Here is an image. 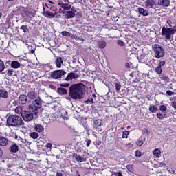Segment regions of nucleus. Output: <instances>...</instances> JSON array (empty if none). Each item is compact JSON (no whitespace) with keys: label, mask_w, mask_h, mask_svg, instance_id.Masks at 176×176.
<instances>
[{"label":"nucleus","mask_w":176,"mask_h":176,"mask_svg":"<svg viewBox=\"0 0 176 176\" xmlns=\"http://www.w3.org/2000/svg\"><path fill=\"white\" fill-rule=\"evenodd\" d=\"M41 108H42L41 100H34V102L28 105V111H23V113H21V116H22L21 118H22L24 122H31V120L34 119V115H37Z\"/></svg>","instance_id":"f257e3e1"},{"label":"nucleus","mask_w":176,"mask_h":176,"mask_svg":"<svg viewBox=\"0 0 176 176\" xmlns=\"http://www.w3.org/2000/svg\"><path fill=\"white\" fill-rule=\"evenodd\" d=\"M84 84H72L69 87V96L73 100H81L84 94Z\"/></svg>","instance_id":"f03ea898"},{"label":"nucleus","mask_w":176,"mask_h":176,"mask_svg":"<svg viewBox=\"0 0 176 176\" xmlns=\"http://www.w3.org/2000/svg\"><path fill=\"white\" fill-rule=\"evenodd\" d=\"M23 119L17 115H12L8 116L7 118L6 126L8 127L19 128L23 126Z\"/></svg>","instance_id":"7ed1b4c3"},{"label":"nucleus","mask_w":176,"mask_h":176,"mask_svg":"<svg viewBox=\"0 0 176 176\" xmlns=\"http://www.w3.org/2000/svg\"><path fill=\"white\" fill-rule=\"evenodd\" d=\"M154 53L155 57L156 58H160V57H164V49L159 44H155L152 46Z\"/></svg>","instance_id":"20e7f679"},{"label":"nucleus","mask_w":176,"mask_h":176,"mask_svg":"<svg viewBox=\"0 0 176 176\" xmlns=\"http://www.w3.org/2000/svg\"><path fill=\"white\" fill-rule=\"evenodd\" d=\"M173 28H167V27H162L161 35L167 41H170L171 39V36L173 35Z\"/></svg>","instance_id":"39448f33"},{"label":"nucleus","mask_w":176,"mask_h":176,"mask_svg":"<svg viewBox=\"0 0 176 176\" xmlns=\"http://www.w3.org/2000/svg\"><path fill=\"white\" fill-rule=\"evenodd\" d=\"M38 95L36 94V91H35V89H32L27 93V97L28 100H32V102L38 100L41 101V104H42V100L41 98H37Z\"/></svg>","instance_id":"423d86ee"},{"label":"nucleus","mask_w":176,"mask_h":176,"mask_svg":"<svg viewBox=\"0 0 176 176\" xmlns=\"http://www.w3.org/2000/svg\"><path fill=\"white\" fill-rule=\"evenodd\" d=\"M65 74L66 72L64 70L55 71L52 73V78H53V79H60L62 76H65Z\"/></svg>","instance_id":"0eeeda50"},{"label":"nucleus","mask_w":176,"mask_h":176,"mask_svg":"<svg viewBox=\"0 0 176 176\" xmlns=\"http://www.w3.org/2000/svg\"><path fill=\"white\" fill-rule=\"evenodd\" d=\"M144 6L146 9H153L156 6V3H155L154 0H146L144 2Z\"/></svg>","instance_id":"6e6552de"},{"label":"nucleus","mask_w":176,"mask_h":176,"mask_svg":"<svg viewBox=\"0 0 176 176\" xmlns=\"http://www.w3.org/2000/svg\"><path fill=\"white\" fill-rule=\"evenodd\" d=\"M58 6H60L63 10H71V8H72L71 4L64 3L61 1H58Z\"/></svg>","instance_id":"1a4fd4ad"},{"label":"nucleus","mask_w":176,"mask_h":176,"mask_svg":"<svg viewBox=\"0 0 176 176\" xmlns=\"http://www.w3.org/2000/svg\"><path fill=\"white\" fill-rule=\"evenodd\" d=\"M76 13V10H75V8H72L71 10L67 11L65 14L66 19H72L75 17V14Z\"/></svg>","instance_id":"9d476101"},{"label":"nucleus","mask_w":176,"mask_h":176,"mask_svg":"<svg viewBox=\"0 0 176 176\" xmlns=\"http://www.w3.org/2000/svg\"><path fill=\"white\" fill-rule=\"evenodd\" d=\"M79 75L77 74H74L73 72L69 73L67 76H66V78H65V80L69 81L74 79L78 78Z\"/></svg>","instance_id":"9b49d317"},{"label":"nucleus","mask_w":176,"mask_h":176,"mask_svg":"<svg viewBox=\"0 0 176 176\" xmlns=\"http://www.w3.org/2000/svg\"><path fill=\"white\" fill-rule=\"evenodd\" d=\"M57 12H52L50 11H43V14L45 16V17H47V19H52L53 17H56L57 16Z\"/></svg>","instance_id":"f8f14e48"},{"label":"nucleus","mask_w":176,"mask_h":176,"mask_svg":"<svg viewBox=\"0 0 176 176\" xmlns=\"http://www.w3.org/2000/svg\"><path fill=\"white\" fill-rule=\"evenodd\" d=\"M28 98L25 96V95L22 94L19 96V98H18V102H19V104L24 105L25 103H27V100Z\"/></svg>","instance_id":"ddd939ff"},{"label":"nucleus","mask_w":176,"mask_h":176,"mask_svg":"<svg viewBox=\"0 0 176 176\" xmlns=\"http://www.w3.org/2000/svg\"><path fill=\"white\" fill-rule=\"evenodd\" d=\"M157 5L159 6L167 8L168 6H170V0H158Z\"/></svg>","instance_id":"4468645a"},{"label":"nucleus","mask_w":176,"mask_h":176,"mask_svg":"<svg viewBox=\"0 0 176 176\" xmlns=\"http://www.w3.org/2000/svg\"><path fill=\"white\" fill-rule=\"evenodd\" d=\"M8 145V139L5 137L0 136V146L6 147Z\"/></svg>","instance_id":"2eb2a0df"},{"label":"nucleus","mask_w":176,"mask_h":176,"mask_svg":"<svg viewBox=\"0 0 176 176\" xmlns=\"http://www.w3.org/2000/svg\"><path fill=\"white\" fill-rule=\"evenodd\" d=\"M10 65H11V67H20V63L16 60H13L12 62L10 60L6 61V67H9Z\"/></svg>","instance_id":"dca6fc26"},{"label":"nucleus","mask_w":176,"mask_h":176,"mask_svg":"<svg viewBox=\"0 0 176 176\" xmlns=\"http://www.w3.org/2000/svg\"><path fill=\"white\" fill-rule=\"evenodd\" d=\"M94 125L96 127H98V129L99 130V132H102L103 131L102 129L100 128L103 125V123L102 122V120H96L94 121Z\"/></svg>","instance_id":"f3484780"},{"label":"nucleus","mask_w":176,"mask_h":176,"mask_svg":"<svg viewBox=\"0 0 176 176\" xmlns=\"http://www.w3.org/2000/svg\"><path fill=\"white\" fill-rule=\"evenodd\" d=\"M10 152L12 153H16L19 151V146L17 144H12L9 148Z\"/></svg>","instance_id":"a211bd4d"},{"label":"nucleus","mask_w":176,"mask_h":176,"mask_svg":"<svg viewBox=\"0 0 176 176\" xmlns=\"http://www.w3.org/2000/svg\"><path fill=\"white\" fill-rule=\"evenodd\" d=\"M0 98H8V92L6 89H0Z\"/></svg>","instance_id":"6ab92c4d"},{"label":"nucleus","mask_w":176,"mask_h":176,"mask_svg":"<svg viewBox=\"0 0 176 176\" xmlns=\"http://www.w3.org/2000/svg\"><path fill=\"white\" fill-rule=\"evenodd\" d=\"M113 86H115V90H116V91H120L122 85L120 84V82H119L118 79L115 80V82H113Z\"/></svg>","instance_id":"aec40b11"},{"label":"nucleus","mask_w":176,"mask_h":176,"mask_svg":"<svg viewBox=\"0 0 176 176\" xmlns=\"http://www.w3.org/2000/svg\"><path fill=\"white\" fill-rule=\"evenodd\" d=\"M138 12L142 14V16H148V11H146V10H145L143 8L139 7L138 8Z\"/></svg>","instance_id":"412c9836"},{"label":"nucleus","mask_w":176,"mask_h":176,"mask_svg":"<svg viewBox=\"0 0 176 176\" xmlns=\"http://www.w3.org/2000/svg\"><path fill=\"white\" fill-rule=\"evenodd\" d=\"M98 46L99 49H105L107 47V42L104 41H98Z\"/></svg>","instance_id":"4be33fe9"},{"label":"nucleus","mask_w":176,"mask_h":176,"mask_svg":"<svg viewBox=\"0 0 176 176\" xmlns=\"http://www.w3.org/2000/svg\"><path fill=\"white\" fill-rule=\"evenodd\" d=\"M160 78H161V80L164 81V83L165 85L168 84L170 80L169 77H168V76H166L165 74L161 75V77H160Z\"/></svg>","instance_id":"5701e85b"},{"label":"nucleus","mask_w":176,"mask_h":176,"mask_svg":"<svg viewBox=\"0 0 176 176\" xmlns=\"http://www.w3.org/2000/svg\"><path fill=\"white\" fill-rule=\"evenodd\" d=\"M43 130H44L43 126L41 124H36V126H35V131L38 133H42Z\"/></svg>","instance_id":"b1692460"},{"label":"nucleus","mask_w":176,"mask_h":176,"mask_svg":"<svg viewBox=\"0 0 176 176\" xmlns=\"http://www.w3.org/2000/svg\"><path fill=\"white\" fill-rule=\"evenodd\" d=\"M153 155H154V157L158 158L160 157V155H161V151H160V149L155 148L154 149V151H153Z\"/></svg>","instance_id":"393cba45"},{"label":"nucleus","mask_w":176,"mask_h":176,"mask_svg":"<svg viewBox=\"0 0 176 176\" xmlns=\"http://www.w3.org/2000/svg\"><path fill=\"white\" fill-rule=\"evenodd\" d=\"M23 112H28V111H23V108H21V107H16L15 109V113L18 115L23 113Z\"/></svg>","instance_id":"a878e982"},{"label":"nucleus","mask_w":176,"mask_h":176,"mask_svg":"<svg viewBox=\"0 0 176 176\" xmlns=\"http://www.w3.org/2000/svg\"><path fill=\"white\" fill-rule=\"evenodd\" d=\"M57 93L60 95H65L67 94V91L65 88H57Z\"/></svg>","instance_id":"bb28decb"},{"label":"nucleus","mask_w":176,"mask_h":176,"mask_svg":"<svg viewBox=\"0 0 176 176\" xmlns=\"http://www.w3.org/2000/svg\"><path fill=\"white\" fill-rule=\"evenodd\" d=\"M157 107L154 105L150 104L148 106V111L151 112V113H154L157 111Z\"/></svg>","instance_id":"cd10ccee"},{"label":"nucleus","mask_w":176,"mask_h":176,"mask_svg":"<svg viewBox=\"0 0 176 176\" xmlns=\"http://www.w3.org/2000/svg\"><path fill=\"white\" fill-rule=\"evenodd\" d=\"M74 159H76V161L78 162H85V159L82 158V157H80V155L76 154L74 155Z\"/></svg>","instance_id":"c85d7f7f"},{"label":"nucleus","mask_w":176,"mask_h":176,"mask_svg":"<svg viewBox=\"0 0 176 176\" xmlns=\"http://www.w3.org/2000/svg\"><path fill=\"white\" fill-rule=\"evenodd\" d=\"M72 39H75L76 41H80V42H85V38L82 37H79L76 34H73Z\"/></svg>","instance_id":"c756f323"},{"label":"nucleus","mask_w":176,"mask_h":176,"mask_svg":"<svg viewBox=\"0 0 176 176\" xmlns=\"http://www.w3.org/2000/svg\"><path fill=\"white\" fill-rule=\"evenodd\" d=\"M30 137L34 140L35 139H38V138L39 137V135L38 134V133L36 132H32L30 134Z\"/></svg>","instance_id":"7c9ffc66"},{"label":"nucleus","mask_w":176,"mask_h":176,"mask_svg":"<svg viewBox=\"0 0 176 176\" xmlns=\"http://www.w3.org/2000/svg\"><path fill=\"white\" fill-rule=\"evenodd\" d=\"M157 118L160 119V120H162V119L165 118L166 117V113L162 114L161 113H158L156 115Z\"/></svg>","instance_id":"2f4dec72"},{"label":"nucleus","mask_w":176,"mask_h":176,"mask_svg":"<svg viewBox=\"0 0 176 176\" xmlns=\"http://www.w3.org/2000/svg\"><path fill=\"white\" fill-rule=\"evenodd\" d=\"M61 34L63 36H69V38H72V36L74 35V34H71V33H69L67 31H63V32H61Z\"/></svg>","instance_id":"473e14b6"},{"label":"nucleus","mask_w":176,"mask_h":176,"mask_svg":"<svg viewBox=\"0 0 176 176\" xmlns=\"http://www.w3.org/2000/svg\"><path fill=\"white\" fill-rule=\"evenodd\" d=\"M56 67H61L63 64V59L61 58H58L56 60Z\"/></svg>","instance_id":"72a5a7b5"},{"label":"nucleus","mask_w":176,"mask_h":176,"mask_svg":"<svg viewBox=\"0 0 176 176\" xmlns=\"http://www.w3.org/2000/svg\"><path fill=\"white\" fill-rule=\"evenodd\" d=\"M129 134H130V132H129L127 131H123L122 135V138L127 139V136H129Z\"/></svg>","instance_id":"f704fd0d"},{"label":"nucleus","mask_w":176,"mask_h":176,"mask_svg":"<svg viewBox=\"0 0 176 176\" xmlns=\"http://www.w3.org/2000/svg\"><path fill=\"white\" fill-rule=\"evenodd\" d=\"M95 102L94 101V99L92 98H89L87 100H85V104H94Z\"/></svg>","instance_id":"c9c22d12"},{"label":"nucleus","mask_w":176,"mask_h":176,"mask_svg":"<svg viewBox=\"0 0 176 176\" xmlns=\"http://www.w3.org/2000/svg\"><path fill=\"white\" fill-rule=\"evenodd\" d=\"M135 157H141L142 156V153H141V151L137 150L135 151V153H134Z\"/></svg>","instance_id":"e433bc0d"},{"label":"nucleus","mask_w":176,"mask_h":176,"mask_svg":"<svg viewBox=\"0 0 176 176\" xmlns=\"http://www.w3.org/2000/svg\"><path fill=\"white\" fill-rule=\"evenodd\" d=\"M142 133L146 135V136H149V134H151V131H149V129L146 128L142 129Z\"/></svg>","instance_id":"4c0bfd02"},{"label":"nucleus","mask_w":176,"mask_h":176,"mask_svg":"<svg viewBox=\"0 0 176 176\" xmlns=\"http://www.w3.org/2000/svg\"><path fill=\"white\" fill-rule=\"evenodd\" d=\"M166 107L165 105H160V108H159V110L162 111V112H164V111H166Z\"/></svg>","instance_id":"58836bf2"},{"label":"nucleus","mask_w":176,"mask_h":176,"mask_svg":"<svg viewBox=\"0 0 176 176\" xmlns=\"http://www.w3.org/2000/svg\"><path fill=\"white\" fill-rule=\"evenodd\" d=\"M20 29L23 30V32H28V28L27 25H22Z\"/></svg>","instance_id":"ea45409f"},{"label":"nucleus","mask_w":176,"mask_h":176,"mask_svg":"<svg viewBox=\"0 0 176 176\" xmlns=\"http://www.w3.org/2000/svg\"><path fill=\"white\" fill-rule=\"evenodd\" d=\"M158 168H166V165L165 164V163H164V162H160L159 164H158V166H157Z\"/></svg>","instance_id":"a19ab883"},{"label":"nucleus","mask_w":176,"mask_h":176,"mask_svg":"<svg viewBox=\"0 0 176 176\" xmlns=\"http://www.w3.org/2000/svg\"><path fill=\"white\" fill-rule=\"evenodd\" d=\"M155 73L158 74H161L162 73V69H161V67H155Z\"/></svg>","instance_id":"79ce46f5"},{"label":"nucleus","mask_w":176,"mask_h":176,"mask_svg":"<svg viewBox=\"0 0 176 176\" xmlns=\"http://www.w3.org/2000/svg\"><path fill=\"white\" fill-rule=\"evenodd\" d=\"M117 43L119 46H121L122 47L124 46V42H123V41L122 40H118Z\"/></svg>","instance_id":"37998d69"},{"label":"nucleus","mask_w":176,"mask_h":176,"mask_svg":"<svg viewBox=\"0 0 176 176\" xmlns=\"http://www.w3.org/2000/svg\"><path fill=\"white\" fill-rule=\"evenodd\" d=\"M126 168H127V170H129V171L130 172H133V165H127L126 166Z\"/></svg>","instance_id":"c03bdc74"},{"label":"nucleus","mask_w":176,"mask_h":176,"mask_svg":"<svg viewBox=\"0 0 176 176\" xmlns=\"http://www.w3.org/2000/svg\"><path fill=\"white\" fill-rule=\"evenodd\" d=\"M85 142L87 143V148L89 147V145H91V143L92 142L90 139L85 140Z\"/></svg>","instance_id":"a18cd8bd"},{"label":"nucleus","mask_w":176,"mask_h":176,"mask_svg":"<svg viewBox=\"0 0 176 176\" xmlns=\"http://www.w3.org/2000/svg\"><path fill=\"white\" fill-rule=\"evenodd\" d=\"M60 87H69V83L66 82V83H60Z\"/></svg>","instance_id":"49530a36"},{"label":"nucleus","mask_w":176,"mask_h":176,"mask_svg":"<svg viewBox=\"0 0 176 176\" xmlns=\"http://www.w3.org/2000/svg\"><path fill=\"white\" fill-rule=\"evenodd\" d=\"M144 145V142L142 140H138L137 141V146H142Z\"/></svg>","instance_id":"de8ad7c7"},{"label":"nucleus","mask_w":176,"mask_h":176,"mask_svg":"<svg viewBox=\"0 0 176 176\" xmlns=\"http://www.w3.org/2000/svg\"><path fill=\"white\" fill-rule=\"evenodd\" d=\"M166 65V61L164 60H160L159 63V67H163Z\"/></svg>","instance_id":"09e8293b"},{"label":"nucleus","mask_w":176,"mask_h":176,"mask_svg":"<svg viewBox=\"0 0 176 176\" xmlns=\"http://www.w3.org/2000/svg\"><path fill=\"white\" fill-rule=\"evenodd\" d=\"M13 73H14V71L12 69H8L7 72V75L11 76H12Z\"/></svg>","instance_id":"8fccbe9b"},{"label":"nucleus","mask_w":176,"mask_h":176,"mask_svg":"<svg viewBox=\"0 0 176 176\" xmlns=\"http://www.w3.org/2000/svg\"><path fill=\"white\" fill-rule=\"evenodd\" d=\"M50 10L52 12H54V13H57V8L55 6H52V7H50Z\"/></svg>","instance_id":"3c124183"},{"label":"nucleus","mask_w":176,"mask_h":176,"mask_svg":"<svg viewBox=\"0 0 176 176\" xmlns=\"http://www.w3.org/2000/svg\"><path fill=\"white\" fill-rule=\"evenodd\" d=\"M173 94L174 93L172 92L171 91H169V90L166 91V95H168V96H173Z\"/></svg>","instance_id":"603ef678"},{"label":"nucleus","mask_w":176,"mask_h":176,"mask_svg":"<svg viewBox=\"0 0 176 176\" xmlns=\"http://www.w3.org/2000/svg\"><path fill=\"white\" fill-rule=\"evenodd\" d=\"M172 108L176 109V101L172 102Z\"/></svg>","instance_id":"864d4df0"},{"label":"nucleus","mask_w":176,"mask_h":176,"mask_svg":"<svg viewBox=\"0 0 176 176\" xmlns=\"http://www.w3.org/2000/svg\"><path fill=\"white\" fill-rule=\"evenodd\" d=\"M0 67H5V63H3V60L0 59Z\"/></svg>","instance_id":"5fc2aeb1"},{"label":"nucleus","mask_w":176,"mask_h":176,"mask_svg":"<svg viewBox=\"0 0 176 176\" xmlns=\"http://www.w3.org/2000/svg\"><path fill=\"white\" fill-rule=\"evenodd\" d=\"M58 13L62 14H65V12L64 10H63V9L60 8Z\"/></svg>","instance_id":"6e6d98bb"},{"label":"nucleus","mask_w":176,"mask_h":176,"mask_svg":"<svg viewBox=\"0 0 176 176\" xmlns=\"http://www.w3.org/2000/svg\"><path fill=\"white\" fill-rule=\"evenodd\" d=\"M15 140H18V141H22L23 139L20 137H18V135H15Z\"/></svg>","instance_id":"4d7b16f0"},{"label":"nucleus","mask_w":176,"mask_h":176,"mask_svg":"<svg viewBox=\"0 0 176 176\" xmlns=\"http://www.w3.org/2000/svg\"><path fill=\"white\" fill-rule=\"evenodd\" d=\"M52 145L50 143L46 144V148H47L48 149L52 148Z\"/></svg>","instance_id":"13d9d810"},{"label":"nucleus","mask_w":176,"mask_h":176,"mask_svg":"<svg viewBox=\"0 0 176 176\" xmlns=\"http://www.w3.org/2000/svg\"><path fill=\"white\" fill-rule=\"evenodd\" d=\"M56 176H64L63 175V173L60 172H57V173H56Z\"/></svg>","instance_id":"bf43d9fd"},{"label":"nucleus","mask_w":176,"mask_h":176,"mask_svg":"<svg viewBox=\"0 0 176 176\" xmlns=\"http://www.w3.org/2000/svg\"><path fill=\"white\" fill-rule=\"evenodd\" d=\"M126 146L132 148L133 147V144L131 143H127V144H126Z\"/></svg>","instance_id":"052dcab7"},{"label":"nucleus","mask_w":176,"mask_h":176,"mask_svg":"<svg viewBox=\"0 0 176 176\" xmlns=\"http://www.w3.org/2000/svg\"><path fill=\"white\" fill-rule=\"evenodd\" d=\"M45 6H47V8H48V9L50 10V8H53V6L52 4H49V5L45 4Z\"/></svg>","instance_id":"680f3d73"},{"label":"nucleus","mask_w":176,"mask_h":176,"mask_svg":"<svg viewBox=\"0 0 176 176\" xmlns=\"http://www.w3.org/2000/svg\"><path fill=\"white\" fill-rule=\"evenodd\" d=\"M116 175H118V176H123V175H122V172H120V171L116 173Z\"/></svg>","instance_id":"e2e57ef3"},{"label":"nucleus","mask_w":176,"mask_h":176,"mask_svg":"<svg viewBox=\"0 0 176 176\" xmlns=\"http://www.w3.org/2000/svg\"><path fill=\"white\" fill-rule=\"evenodd\" d=\"M12 104L15 107L18 106V102L16 101H14V102H12Z\"/></svg>","instance_id":"0e129e2a"},{"label":"nucleus","mask_w":176,"mask_h":176,"mask_svg":"<svg viewBox=\"0 0 176 176\" xmlns=\"http://www.w3.org/2000/svg\"><path fill=\"white\" fill-rule=\"evenodd\" d=\"M3 156V150L0 148V157Z\"/></svg>","instance_id":"69168bd1"},{"label":"nucleus","mask_w":176,"mask_h":176,"mask_svg":"<svg viewBox=\"0 0 176 176\" xmlns=\"http://www.w3.org/2000/svg\"><path fill=\"white\" fill-rule=\"evenodd\" d=\"M130 65H131V63H126L125 64V67H130Z\"/></svg>","instance_id":"338daca9"},{"label":"nucleus","mask_w":176,"mask_h":176,"mask_svg":"<svg viewBox=\"0 0 176 176\" xmlns=\"http://www.w3.org/2000/svg\"><path fill=\"white\" fill-rule=\"evenodd\" d=\"M173 31V35L175 34L176 33V29L172 28Z\"/></svg>","instance_id":"774afa93"}]
</instances>
